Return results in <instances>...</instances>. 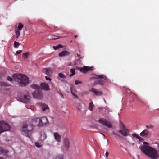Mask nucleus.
I'll return each mask as SVG.
<instances>
[{
  "instance_id": "1",
  "label": "nucleus",
  "mask_w": 159,
  "mask_h": 159,
  "mask_svg": "<svg viewBox=\"0 0 159 159\" xmlns=\"http://www.w3.org/2000/svg\"><path fill=\"white\" fill-rule=\"evenodd\" d=\"M143 144L145 145H142L140 146L139 148L143 153L152 159H157L158 158L156 150L148 145H146L149 144L148 143L144 142Z\"/></svg>"
},
{
  "instance_id": "2",
  "label": "nucleus",
  "mask_w": 159,
  "mask_h": 159,
  "mask_svg": "<svg viewBox=\"0 0 159 159\" xmlns=\"http://www.w3.org/2000/svg\"><path fill=\"white\" fill-rule=\"evenodd\" d=\"M13 78L21 86H25L29 83L28 78L22 74H14L13 75Z\"/></svg>"
},
{
  "instance_id": "3",
  "label": "nucleus",
  "mask_w": 159,
  "mask_h": 159,
  "mask_svg": "<svg viewBox=\"0 0 159 159\" xmlns=\"http://www.w3.org/2000/svg\"><path fill=\"white\" fill-rule=\"evenodd\" d=\"M30 86L31 88L36 90L32 93L34 97L38 99L42 98L43 97V94L40 87L34 84L31 85Z\"/></svg>"
},
{
  "instance_id": "4",
  "label": "nucleus",
  "mask_w": 159,
  "mask_h": 159,
  "mask_svg": "<svg viewBox=\"0 0 159 159\" xmlns=\"http://www.w3.org/2000/svg\"><path fill=\"white\" fill-rule=\"evenodd\" d=\"M33 125L32 124L29 127L26 124L23 125L21 130V132L23 135L30 138L31 135V132L33 129Z\"/></svg>"
},
{
  "instance_id": "5",
  "label": "nucleus",
  "mask_w": 159,
  "mask_h": 159,
  "mask_svg": "<svg viewBox=\"0 0 159 159\" xmlns=\"http://www.w3.org/2000/svg\"><path fill=\"white\" fill-rule=\"evenodd\" d=\"M32 122L36 126H42L48 123V120L46 117H43L41 119L39 118L34 119Z\"/></svg>"
},
{
  "instance_id": "6",
  "label": "nucleus",
  "mask_w": 159,
  "mask_h": 159,
  "mask_svg": "<svg viewBox=\"0 0 159 159\" xmlns=\"http://www.w3.org/2000/svg\"><path fill=\"white\" fill-rule=\"evenodd\" d=\"M93 79H97L95 82V83L100 85H103L104 84V80H107V78L105 76L103 75H96L93 77Z\"/></svg>"
},
{
  "instance_id": "7",
  "label": "nucleus",
  "mask_w": 159,
  "mask_h": 159,
  "mask_svg": "<svg viewBox=\"0 0 159 159\" xmlns=\"http://www.w3.org/2000/svg\"><path fill=\"white\" fill-rule=\"evenodd\" d=\"M10 126L6 123L0 122V133L4 131H8L10 129Z\"/></svg>"
},
{
  "instance_id": "8",
  "label": "nucleus",
  "mask_w": 159,
  "mask_h": 159,
  "mask_svg": "<svg viewBox=\"0 0 159 159\" xmlns=\"http://www.w3.org/2000/svg\"><path fill=\"white\" fill-rule=\"evenodd\" d=\"M121 130H119L118 132L124 136H126L128 135L129 130L126 129L123 124H121Z\"/></svg>"
},
{
  "instance_id": "9",
  "label": "nucleus",
  "mask_w": 159,
  "mask_h": 159,
  "mask_svg": "<svg viewBox=\"0 0 159 159\" xmlns=\"http://www.w3.org/2000/svg\"><path fill=\"white\" fill-rule=\"evenodd\" d=\"M98 123L105 125L108 128H111L112 127V125L104 118H101L99 120Z\"/></svg>"
},
{
  "instance_id": "10",
  "label": "nucleus",
  "mask_w": 159,
  "mask_h": 159,
  "mask_svg": "<svg viewBox=\"0 0 159 159\" xmlns=\"http://www.w3.org/2000/svg\"><path fill=\"white\" fill-rule=\"evenodd\" d=\"M93 68V67H89L84 66L83 67H77L76 69L78 70H80L81 72L84 73H86L88 71L92 70Z\"/></svg>"
},
{
  "instance_id": "11",
  "label": "nucleus",
  "mask_w": 159,
  "mask_h": 159,
  "mask_svg": "<svg viewBox=\"0 0 159 159\" xmlns=\"http://www.w3.org/2000/svg\"><path fill=\"white\" fill-rule=\"evenodd\" d=\"M70 146V143L69 138H66L64 140V150L67 151L69 148Z\"/></svg>"
},
{
  "instance_id": "12",
  "label": "nucleus",
  "mask_w": 159,
  "mask_h": 159,
  "mask_svg": "<svg viewBox=\"0 0 159 159\" xmlns=\"http://www.w3.org/2000/svg\"><path fill=\"white\" fill-rule=\"evenodd\" d=\"M30 98V96L29 93L27 95H25L23 98H20V101L24 103H27L28 102Z\"/></svg>"
},
{
  "instance_id": "13",
  "label": "nucleus",
  "mask_w": 159,
  "mask_h": 159,
  "mask_svg": "<svg viewBox=\"0 0 159 159\" xmlns=\"http://www.w3.org/2000/svg\"><path fill=\"white\" fill-rule=\"evenodd\" d=\"M42 71L49 76H51L53 72L52 69L51 68L43 69Z\"/></svg>"
},
{
  "instance_id": "14",
  "label": "nucleus",
  "mask_w": 159,
  "mask_h": 159,
  "mask_svg": "<svg viewBox=\"0 0 159 159\" xmlns=\"http://www.w3.org/2000/svg\"><path fill=\"white\" fill-rule=\"evenodd\" d=\"M90 91L93 93L95 95L97 96H99L102 95V92L100 91H98L97 89L93 88H92L90 90Z\"/></svg>"
},
{
  "instance_id": "15",
  "label": "nucleus",
  "mask_w": 159,
  "mask_h": 159,
  "mask_svg": "<svg viewBox=\"0 0 159 159\" xmlns=\"http://www.w3.org/2000/svg\"><path fill=\"white\" fill-rule=\"evenodd\" d=\"M41 86L42 88L44 90L48 91L50 89V88H49L48 85L45 83L41 84Z\"/></svg>"
},
{
  "instance_id": "16",
  "label": "nucleus",
  "mask_w": 159,
  "mask_h": 159,
  "mask_svg": "<svg viewBox=\"0 0 159 159\" xmlns=\"http://www.w3.org/2000/svg\"><path fill=\"white\" fill-rule=\"evenodd\" d=\"M55 139L57 142H60L61 141V136L57 132L54 133Z\"/></svg>"
},
{
  "instance_id": "17",
  "label": "nucleus",
  "mask_w": 159,
  "mask_h": 159,
  "mask_svg": "<svg viewBox=\"0 0 159 159\" xmlns=\"http://www.w3.org/2000/svg\"><path fill=\"white\" fill-rule=\"evenodd\" d=\"M70 54L69 52L66 51H63L59 54V56L60 57L66 56Z\"/></svg>"
},
{
  "instance_id": "18",
  "label": "nucleus",
  "mask_w": 159,
  "mask_h": 159,
  "mask_svg": "<svg viewBox=\"0 0 159 159\" xmlns=\"http://www.w3.org/2000/svg\"><path fill=\"white\" fill-rule=\"evenodd\" d=\"M8 150L4 149L3 148H0V154H3L6 155L7 154L8 152Z\"/></svg>"
},
{
  "instance_id": "19",
  "label": "nucleus",
  "mask_w": 159,
  "mask_h": 159,
  "mask_svg": "<svg viewBox=\"0 0 159 159\" xmlns=\"http://www.w3.org/2000/svg\"><path fill=\"white\" fill-rule=\"evenodd\" d=\"M149 132L147 130H144L140 134V135L142 136H147L148 135Z\"/></svg>"
},
{
  "instance_id": "20",
  "label": "nucleus",
  "mask_w": 159,
  "mask_h": 159,
  "mask_svg": "<svg viewBox=\"0 0 159 159\" xmlns=\"http://www.w3.org/2000/svg\"><path fill=\"white\" fill-rule=\"evenodd\" d=\"M132 136L136 138L137 139H138L140 142L143 141V139L141 138L139 135L136 133H134L132 134Z\"/></svg>"
},
{
  "instance_id": "21",
  "label": "nucleus",
  "mask_w": 159,
  "mask_h": 159,
  "mask_svg": "<svg viewBox=\"0 0 159 159\" xmlns=\"http://www.w3.org/2000/svg\"><path fill=\"white\" fill-rule=\"evenodd\" d=\"M46 138V135L45 133L44 132H42L41 133V135L40 138V139L43 141Z\"/></svg>"
},
{
  "instance_id": "22",
  "label": "nucleus",
  "mask_w": 159,
  "mask_h": 159,
  "mask_svg": "<svg viewBox=\"0 0 159 159\" xmlns=\"http://www.w3.org/2000/svg\"><path fill=\"white\" fill-rule=\"evenodd\" d=\"M39 104L41 106L43 111H45L48 108V106L46 104H42V103H40Z\"/></svg>"
},
{
  "instance_id": "23",
  "label": "nucleus",
  "mask_w": 159,
  "mask_h": 159,
  "mask_svg": "<svg viewBox=\"0 0 159 159\" xmlns=\"http://www.w3.org/2000/svg\"><path fill=\"white\" fill-rule=\"evenodd\" d=\"M55 159H64V156L62 154H59L56 156Z\"/></svg>"
},
{
  "instance_id": "24",
  "label": "nucleus",
  "mask_w": 159,
  "mask_h": 159,
  "mask_svg": "<svg viewBox=\"0 0 159 159\" xmlns=\"http://www.w3.org/2000/svg\"><path fill=\"white\" fill-rule=\"evenodd\" d=\"M94 107V105L93 102H91L89 104V109L91 111H93Z\"/></svg>"
},
{
  "instance_id": "25",
  "label": "nucleus",
  "mask_w": 159,
  "mask_h": 159,
  "mask_svg": "<svg viewBox=\"0 0 159 159\" xmlns=\"http://www.w3.org/2000/svg\"><path fill=\"white\" fill-rule=\"evenodd\" d=\"M63 47V46L61 44H59L57 46H54L53 47V48L55 50H56L60 48H62Z\"/></svg>"
},
{
  "instance_id": "26",
  "label": "nucleus",
  "mask_w": 159,
  "mask_h": 159,
  "mask_svg": "<svg viewBox=\"0 0 159 159\" xmlns=\"http://www.w3.org/2000/svg\"><path fill=\"white\" fill-rule=\"evenodd\" d=\"M24 26L21 23H19L18 25V30H19V31L21 30L22 29L23 27Z\"/></svg>"
},
{
  "instance_id": "27",
  "label": "nucleus",
  "mask_w": 159,
  "mask_h": 159,
  "mask_svg": "<svg viewBox=\"0 0 159 159\" xmlns=\"http://www.w3.org/2000/svg\"><path fill=\"white\" fill-rule=\"evenodd\" d=\"M15 32L16 36V38H17L20 35V31L19 30H16Z\"/></svg>"
},
{
  "instance_id": "28",
  "label": "nucleus",
  "mask_w": 159,
  "mask_h": 159,
  "mask_svg": "<svg viewBox=\"0 0 159 159\" xmlns=\"http://www.w3.org/2000/svg\"><path fill=\"white\" fill-rule=\"evenodd\" d=\"M58 75L59 77L61 78H65L66 77V76L62 73H59Z\"/></svg>"
},
{
  "instance_id": "29",
  "label": "nucleus",
  "mask_w": 159,
  "mask_h": 159,
  "mask_svg": "<svg viewBox=\"0 0 159 159\" xmlns=\"http://www.w3.org/2000/svg\"><path fill=\"white\" fill-rule=\"evenodd\" d=\"M20 45V44L19 42L16 41L14 42V46L15 48H17Z\"/></svg>"
},
{
  "instance_id": "30",
  "label": "nucleus",
  "mask_w": 159,
  "mask_h": 159,
  "mask_svg": "<svg viewBox=\"0 0 159 159\" xmlns=\"http://www.w3.org/2000/svg\"><path fill=\"white\" fill-rule=\"evenodd\" d=\"M70 72L71 73V74L70 75V76H72L74 75L75 74V69H71L70 70Z\"/></svg>"
},
{
  "instance_id": "31",
  "label": "nucleus",
  "mask_w": 159,
  "mask_h": 159,
  "mask_svg": "<svg viewBox=\"0 0 159 159\" xmlns=\"http://www.w3.org/2000/svg\"><path fill=\"white\" fill-rule=\"evenodd\" d=\"M0 85L2 86H8V84L7 83L5 82H1L0 83Z\"/></svg>"
},
{
  "instance_id": "32",
  "label": "nucleus",
  "mask_w": 159,
  "mask_h": 159,
  "mask_svg": "<svg viewBox=\"0 0 159 159\" xmlns=\"http://www.w3.org/2000/svg\"><path fill=\"white\" fill-rule=\"evenodd\" d=\"M61 37H59L58 36H52V38L51 39L52 40H56L59 38H61Z\"/></svg>"
},
{
  "instance_id": "33",
  "label": "nucleus",
  "mask_w": 159,
  "mask_h": 159,
  "mask_svg": "<svg viewBox=\"0 0 159 159\" xmlns=\"http://www.w3.org/2000/svg\"><path fill=\"white\" fill-rule=\"evenodd\" d=\"M29 53H24L23 54V57L24 58H27L28 57Z\"/></svg>"
},
{
  "instance_id": "34",
  "label": "nucleus",
  "mask_w": 159,
  "mask_h": 159,
  "mask_svg": "<svg viewBox=\"0 0 159 159\" xmlns=\"http://www.w3.org/2000/svg\"><path fill=\"white\" fill-rule=\"evenodd\" d=\"M76 107L77 108L78 110H80L81 108V105L80 103L76 104Z\"/></svg>"
},
{
  "instance_id": "35",
  "label": "nucleus",
  "mask_w": 159,
  "mask_h": 159,
  "mask_svg": "<svg viewBox=\"0 0 159 159\" xmlns=\"http://www.w3.org/2000/svg\"><path fill=\"white\" fill-rule=\"evenodd\" d=\"M71 91L72 95L76 98H78V96L76 95L75 93L73 92V89H71Z\"/></svg>"
},
{
  "instance_id": "36",
  "label": "nucleus",
  "mask_w": 159,
  "mask_h": 159,
  "mask_svg": "<svg viewBox=\"0 0 159 159\" xmlns=\"http://www.w3.org/2000/svg\"><path fill=\"white\" fill-rule=\"evenodd\" d=\"M35 145L38 148H40L42 146V145L40 143L37 142H35Z\"/></svg>"
},
{
  "instance_id": "37",
  "label": "nucleus",
  "mask_w": 159,
  "mask_h": 159,
  "mask_svg": "<svg viewBox=\"0 0 159 159\" xmlns=\"http://www.w3.org/2000/svg\"><path fill=\"white\" fill-rule=\"evenodd\" d=\"M82 83L81 81H80L78 80H75V84L76 85H78L79 84H81Z\"/></svg>"
},
{
  "instance_id": "38",
  "label": "nucleus",
  "mask_w": 159,
  "mask_h": 159,
  "mask_svg": "<svg viewBox=\"0 0 159 159\" xmlns=\"http://www.w3.org/2000/svg\"><path fill=\"white\" fill-rule=\"evenodd\" d=\"M146 127L148 129H152L154 127V126L152 125H147L146 126Z\"/></svg>"
},
{
  "instance_id": "39",
  "label": "nucleus",
  "mask_w": 159,
  "mask_h": 159,
  "mask_svg": "<svg viewBox=\"0 0 159 159\" xmlns=\"http://www.w3.org/2000/svg\"><path fill=\"white\" fill-rule=\"evenodd\" d=\"M7 79L8 81H11L12 80V78L10 76H8L7 77Z\"/></svg>"
},
{
  "instance_id": "40",
  "label": "nucleus",
  "mask_w": 159,
  "mask_h": 159,
  "mask_svg": "<svg viewBox=\"0 0 159 159\" xmlns=\"http://www.w3.org/2000/svg\"><path fill=\"white\" fill-rule=\"evenodd\" d=\"M58 93L59 95H60V96H61V97L62 98H63V99L64 98L63 94L61 93L60 92H58Z\"/></svg>"
},
{
  "instance_id": "41",
  "label": "nucleus",
  "mask_w": 159,
  "mask_h": 159,
  "mask_svg": "<svg viewBox=\"0 0 159 159\" xmlns=\"http://www.w3.org/2000/svg\"><path fill=\"white\" fill-rule=\"evenodd\" d=\"M22 52V51L21 50H18L16 52V54H19L20 53Z\"/></svg>"
},
{
  "instance_id": "42",
  "label": "nucleus",
  "mask_w": 159,
  "mask_h": 159,
  "mask_svg": "<svg viewBox=\"0 0 159 159\" xmlns=\"http://www.w3.org/2000/svg\"><path fill=\"white\" fill-rule=\"evenodd\" d=\"M45 79L47 80L51 81V79L50 78L48 77L47 76H45Z\"/></svg>"
},
{
  "instance_id": "43",
  "label": "nucleus",
  "mask_w": 159,
  "mask_h": 159,
  "mask_svg": "<svg viewBox=\"0 0 159 159\" xmlns=\"http://www.w3.org/2000/svg\"><path fill=\"white\" fill-rule=\"evenodd\" d=\"M4 76V75L2 73L0 72V78H1Z\"/></svg>"
},
{
  "instance_id": "44",
  "label": "nucleus",
  "mask_w": 159,
  "mask_h": 159,
  "mask_svg": "<svg viewBox=\"0 0 159 159\" xmlns=\"http://www.w3.org/2000/svg\"><path fill=\"white\" fill-rule=\"evenodd\" d=\"M108 155H109V153H108V152H107L106 153L105 155H106V156L107 158L108 157Z\"/></svg>"
},
{
  "instance_id": "45",
  "label": "nucleus",
  "mask_w": 159,
  "mask_h": 159,
  "mask_svg": "<svg viewBox=\"0 0 159 159\" xmlns=\"http://www.w3.org/2000/svg\"><path fill=\"white\" fill-rule=\"evenodd\" d=\"M54 28L55 30H56L57 29H58V27L57 26H55Z\"/></svg>"
},
{
  "instance_id": "46",
  "label": "nucleus",
  "mask_w": 159,
  "mask_h": 159,
  "mask_svg": "<svg viewBox=\"0 0 159 159\" xmlns=\"http://www.w3.org/2000/svg\"><path fill=\"white\" fill-rule=\"evenodd\" d=\"M73 89V92L75 93V92L76 91V90L75 89Z\"/></svg>"
},
{
  "instance_id": "47",
  "label": "nucleus",
  "mask_w": 159,
  "mask_h": 159,
  "mask_svg": "<svg viewBox=\"0 0 159 159\" xmlns=\"http://www.w3.org/2000/svg\"><path fill=\"white\" fill-rule=\"evenodd\" d=\"M113 134H114V135H116L117 136H120L119 135H118V134H116L115 133H113Z\"/></svg>"
},
{
  "instance_id": "48",
  "label": "nucleus",
  "mask_w": 159,
  "mask_h": 159,
  "mask_svg": "<svg viewBox=\"0 0 159 159\" xmlns=\"http://www.w3.org/2000/svg\"><path fill=\"white\" fill-rule=\"evenodd\" d=\"M77 55L78 57H80V54H79L78 53H77Z\"/></svg>"
},
{
  "instance_id": "49",
  "label": "nucleus",
  "mask_w": 159,
  "mask_h": 159,
  "mask_svg": "<svg viewBox=\"0 0 159 159\" xmlns=\"http://www.w3.org/2000/svg\"><path fill=\"white\" fill-rule=\"evenodd\" d=\"M0 159H4L3 158L1 157H0Z\"/></svg>"
},
{
  "instance_id": "50",
  "label": "nucleus",
  "mask_w": 159,
  "mask_h": 159,
  "mask_svg": "<svg viewBox=\"0 0 159 159\" xmlns=\"http://www.w3.org/2000/svg\"><path fill=\"white\" fill-rule=\"evenodd\" d=\"M77 37V35H75V38H76V37Z\"/></svg>"
}]
</instances>
